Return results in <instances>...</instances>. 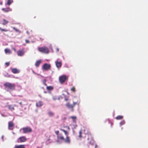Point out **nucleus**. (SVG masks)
Instances as JSON below:
<instances>
[{"mask_svg": "<svg viewBox=\"0 0 148 148\" xmlns=\"http://www.w3.org/2000/svg\"><path fill=\"white\" fill-rule=\"evenodd\" d=\"M55 132L57 136V138L58 140L64 141L65 143L68 144L70 143L71 140L68 136H66V138L65 139L63 134L62 133L59 134V131H56Z\"/></svg>", "mask_w": 148, "mask_h": 148, "instance_id": "nucleus-1", "label": "nucleus"}, {"mask_svg": "<svg viewBox=\"0 0 148 148\" xmlns=\"http://www.w3.org/2000/svg\"><path fill=\"white\" fill-rule=\"evenodd\" d=\"M5 88L9 89L11 90H14L15 88V85L9 82H6L4 84Z\"/></svg>", "mask_w": 148, "mask_h": 148, "instance_id": "nucleus-2", "label": "nucleus"}, {"mask_svg": "<svg viewBox=\"0 0 148 148\" xmlns=\"http://www.w3.org/2000/svg\"><path fill=\"white\" fill-rule=\"evenodd\" d=\"M68 79V77L65 75H63L59 77V81L61 84H63L66 81H67Z\"/></svg>", "mask_w": 148, "mask_h": 148, "instance_id": "nucleus-3", "label": "nucleus"}, {"mask_svg": "<svg viewBox=\"0 0 148 148\" xmlns=\"http://www.w3.org/2000/svg\"><path fill=\"white\" fill-rule=\"evenodd\" d=\"M38 50L40 52L47 54L49 52L48 49L45 47H39Z\"/></svg>", "mask_w": 148, "mask_h": 148, "instance_id": "nucleus-4", "label": "nucleus"}, {"mask_svg": "<svg viewBox=\"0 0 148 148\" xmlns=\"http://www.w3.org/2000/svg\"><path fill=\"white\" fill-rule=\"evenodd\" d=\"M77 104V102H73L72 104H71L69 102L66 104V106L69 109H71L72 111H73V108Z\"/></svg>", "mask_w": 148, "mask_h": 148, "instance_id": "nucleus-5", "label": "nucleus"}, {"mask_svg": "<svg viewBox=\"0 0 148 148\" xmlns=\"http://www.w3.org/2000/svg\"><path fill=\"white\" fill-rule=\"evenodd\" d=\"M23 132L24 133L31 132H32V129L29 127H25L23 128Z\"/></svg>", "mask_w": 148, "mask_h": 148, "instance_id": "nucleus-6", "label": "nucleus"}, {"mask_svg": "<svg viewBox=\"0 0 148 148\" xmlns=\"http://www.w3.org/2000/svg\"><path fill=\"white\" fill-rule=\"evenodd\" d=\"M8 124V128L9 130H13L14 128V125L13 121H9Z\"/></svg>", "mask_w": 148, "mask_h": 148, "instance_id": "nucleus-7", "label": "nucleus"}, {"mask_svg": "<svg viewBox=\"0 0 148 148\" xmlns=\"http://www.w3.org/2000/svg\"><path fill=\"white\" fill-rule=\"evenodd\" d=\"M27 139L25 136H23L20 137L18 139V143H22L25 142L27 140Z\"/></svg>", "mask_w": 148, "mask_h": 148, "instance_id": "nucleus-8", "label": "nucleus"}, {"mask_svg": "<svg viewBox=\"0 0 148 148\" xmlns=\"http://www.w3.org/2000/svg\"><path fill=\"white\" fill-rule=\"evenodd\" d=\"M51 68V65L50 64L47 63L45 64L42 66V68L44 70H48L50 69Z\"/></svg>", "mask_w": 148, "mask_h": 148, "instance_id": "nucleus-9", "label": "nucleus"}, {"mask_svg": "<svg viewBox=\"0 0 148 148\" xmlns=\"http://www.w3.org/2000/svg\"><path fill=\"white\" fill-rule=\"evenodd\" d=\"M79 137L80 139L84 138L86 137V134L82 133L81 131H80L79 133Z\"/></svg>", "mask_w": 148, "mask_h": 148, "instance_id": "nucleus-10", "label": "nucleus"}, {"mask_svg": "<svg viewBox=\"0 0 148 148\" xmlns=\"http://www.w3.org/2000/svg\"><path fill=\"white\" fill-rule=\"evenodd\" d=\"M24 53V52L23 50H20L17 51V55L18 56H22Z\"/></svg>", "mask_w": 148, "mask_h": 148, "instance_id": "nucleus-11", "label": "nucleus"}, {"mask_svg": "<svg viewBox=\"0 0 148 148\" xmlns=\"http://www.w3.org/2000/svg\"><path fill=\"white\" fill-rule=\"evenodd\" d=\"M55 63L56 66L58 68H59L61 67L62 65L61 62H58V60H57L55 62Z\"/></svg>", "mask_w": 148, "mask_h": 148, "instance_id": "nucleus-12", "label": "nucleus"}, {"mask_svg": "<svg viewBox=\"0 0 148 148\" xmlns=\"http://www.w3.org/2000/svg\"><path fill=\"white\" fill-rule=\"evenodd\" d=\"M11 70L12 72L14 73H17L20 72L19 70L16 68H12Z\"/></svg>", "mask_w": 148, "mask_h": 148, "instance_id": "nucleus-13", "label": "nucleus"}, {"mask_svg": "<svg viewBox=\"0 0 148 148\" xmlns=\"http://www.w3.org/2000/svg\"><path fill=\"white\" fill-rule=\"evenodd\" d=\"M2 10L4 12H7L9 11H12V9L10 8H3L2 9Z\"/></svg>", "mask_w": 148, "mask_h": 148, "instance_id": "nucleus-14", "label": "nucleus"}, {"mask_svg": "<svg viewBox=\"0 0 148 148\" xmlns=\"http://www.w3.org/2000/svg\"><path fill=\"white\" fill-rule=\"evenodd\" d=\"M43 103L41 101H39L37 102L36 104V106L38 107H41L43 105Z\"/></svg>", "mask_w": 148, "mask_h": 148, "instance_id": "nucleus-15", "label": "nucleus"}, {"mask_svg": "<svg viewBox=\"0 0 148 148\" xmlns=\"http://www.w3.org/2000/svg\"><path fill=\"white\" fill-rule=\"evenodd\" d=\"M14 148H25V145H16L15 146Z\"/></svg>", "mask_w": 148, "mask_h": 148, "instance_id": "nucleus-16", "label": "nucleus"}, {"mask_svg": "<svg viewBox=\"0 0 148 148\" xmlns=\"http://www.w3.org/2000/svg\"><path fill=\"white\" fill-rule=\"evenodd\" d=\"M7 107L9 110L11 111H13L14 110V106L12 105H8Z\"/></svg>", "mask_w": 148, "mask_h": 148, "instance_id": "nucleus-17", "label": "nucleus"}, {"mask_svg": "<svg viewBox=\"0 0 148 148\" xmlns=\"http://www.w3.org/2000/svg\"><path fill=\"white\" fill-rule=\"evenodd\" d=\"M41 60H39L38 61H37L35 64V65L36 66V67H38L41 63Z\"/></svg>", "mask_w": 148, "mask_h": 148, "instance_id": "nucleus-18", "label": "nucleus"}, {"mask_svg": "<svg viewBox=\"0 0 148 148\" xmlns=\"http://www.w3.org/2000/svg\"><path fill=\"white\" fill-rule=\"evenodd\" d=\"M5 53H8V54H10L12 53L11 51L9 49L6 48L5 49Z\"/></svg>", "mask_w": 148, "mask_h": 148, "instance_id": "nucleus-19", "label": "nucleus"}, {"mask_svg": "<svg viewBox=\"0 0 148 148\" xmlns=\"http://www.w3.org/2000/svg\"><path fill=\"white\" fill-rule=\"evenodd\" d=\"M60 130L63 132H64V134L66 136H68V135L69 134V133L68 132H67L66 131L61 128H60Z\"/></svg>", "mask_w": 148, "mask_h": 148, "instance_id": "nucleus-20", "label": "nucleus"}, {"mask_svg": "<svg viewBox=\"0 0 148 148\" xmlns=\"http://www.w3.org/2000/svg\"><path fill=\"white\" fill-rule=\"evenodd\" d=\"M48 114L49 116L51 117V116H53L54 115V113L51 111H49L48 112Z\"/></svg>", "mask_w": 148, "mask_h": 148, "instance_id": "nucleus-21", "label": "nucleus"}, {"mask_svg": "<svg viewBox=\"0 0 148 148\" xmlns=\"http://www.w3.org/2000/svg\"><path fill=\"white\" fill-rule=\"evenodd\" d=\"M3 22L2 23V24L3 25H5L7 24L8 23V21L6 20L5 19L3 20Z\"/></svg>", "mask_w": 148, "mask_h": 148, "instance_id": "nucleus-22", "label": "nucleus"}, {"mask_svg": "<svg viewBox=\"0 0 148 148\" xmlns=\"http://www.w3.org/2000/svg\"><path fill=\"white\" fill-rule=\"evenodd\" d=\"M70 118L72 119H73V121L74 122H76V117L75 116H71L70 117Z\"/></svg>", "mask_w": 148, "mask_h": 148, "instance_id": "nucleus-23", "label": "nucleus"}, {"mask_svg": "<svg viewBox=\"0 0 148 148\" xmlns=\"http://www.w3.org/2000/svg\"><path fill=\"white\" fill-rule=\"evenodd\" d=\"M123 116H118L116 117V119L117 120H120L122 119Z\"/></svg>", "mask_w": 148, "mask_h": 148, "instance_id": "nucleus-24", "label": "nucleus"}, {"mask_svg": "<svg viewBox=\"0 0 148 148\" xmlns=\"http://www.w3.org/2000/svg\"><path fill=\"white\" fill-rule=\"evenodd\" d=\"M47 90H52L53 89V88L52 86H47L46 88Z\"/></svg>", "mask_w": 148, "mask_h": 148, "instance_id": "nucleus-25", "label": "nucleus"}, {"mask_svg": "<svg viewBox=\"0 0 148 148\" xmlns=\"http://www.w3.org/2000/svg\"><path fill=\"white\" fill-rule=\"evenodd\" d=\"M13 1L12 0H8L7 1V4L8 5H10L11 4Z\"/></svg>", "mask_w": 148, "mask_h": 148, "instance_id": "nucleus-26", "label": "nucleus"}, {"mask_svg": "<svg viewBox=\"0 0 148 148\" xmlns=\"http://www.w3.org/2000/svg\"><path fill=\"white\" fill-rule=\"evenodd\" d=\"M52 98H53V99L54 101H56L57 99H58V100L60 99L59 97H58L56 96H53Z\"/></svg>", "mask_w": 148, "mask_h": 148, "instance_id": "nucleus-27", "label": "nucleus"}, {"mask_svg": "<svg viewBox=\"0 0 148 148\" xmlns=\"http://www.w3.org/2000/svg\"><path fill=\"white\" fill-rule=\"evenodd\" d=\"M0 30H1L2 32H6L8 31V30L7 29H3L1 27H0Z\"/></svg>", "mask_w": 148, "mask_h": 148, "instance_id": "nucleus-28", "label": "nucleus"}, {"mask_svg": "<svg viewBox=\"0 0 148 148\" xmlns=\"http://www.w3.org/2000/svg\"><path fill=\"white\" fill-rule=\"evenodd\" d=\"M13 29H14L15 30L16 32H18L19 33H20V32L19 30L18 29H17V28H16L15 27H13Z\"/></svg>", "mask_w": 148, "mask_h": 148, "instance_id": "nucleus-29", "label": "nucleus"}, {"mask_svg": "<svg viewBox=\"0 0 148 148\" xmlns=\"http://www.w3.org/2000/svg\"><path fill=\"white\" fill-rule=\"evenodd\" d=\"M71 91L73 92H75L76 91L75 88L74 87H73L72 88H71Z\"/></svg>", "mask_w": 148, "mask_h": 148, "instance_id": "nucleus-30", "label": "nucleus"}, {"mask_svg": "<svg viewBox=\"0 0 148 148\" xmlns=\"http://www.w3.org/2000/svg\"><path fill=\"white\" fill-rule=\"evenodd\" d=\"M46 80L45 79H44L43 80V83L44 84L45 86H47V84L46 83Z\"/></svg>", "mask_w": 148, "mask_h": 148, "instance_id": "nucleus-31", "label": "nucleus"}, {"mask_svg": "<svg viewBox=\"0 0 148 148\" xmlns=\"http://www.w3.org/2000/svg\"><path fill=\"white\" fill-rule=\"evenodd\" d=\"M125 123V121H123L120 122V124L121 125H122L124 124Z\"/></svg>", "mask_w": 148, "mask_h": 148, "instance_id": "nucleus-32", "label": "nucleus"}, {"mask_svg": "<svg viewBox=\"0 0 148 148\" xmlns=\"http://www.w3.org/2000/svg\"><path fill=\"white\" fill-rule=\"evenodd\" d=\"M10 64V62H6L5 63V65L6 67H7L8 66H9Z\"/></svg>", "mask_w": 148, "mask_h": 148, "instance_id": "nucleus-33", "label": "nucleus"}, {"mask_svg": "<svg viewBox=\"0 0 148 148\" xmlns=\"http://www.w3.org/2000/svg\"><path fill=\"white\" fill-rule=\"evenodd\" d=\"M68 100H69V99L68 98L65 97L64 98V100L66 101H68Z\"/></svg>", "mask_w": 148, "mask_h": 148, "instance_id": "nucleus-34", "label": "nucleus"}, {"mask_svg": "<svg viewBox=\"0 0 148 148\" xmlns=\"http://www.w3.org/2000/svg\"><path fill=\"white\" fill-rule=\"evenodd\" d=\"M25 42L26 43H29V41L27 40H25Z\"/></svg>", "mask_w": 148, "mask_h": 148, "instance_id": "nucleus-35", "label": "nucleus"}, {"mask_svg": "<svg viewBox=\"0 0 148 148\" xmlns=\"http://www.w3.org/2000/svg\"><path fill=\"white\" fill-rule=\"evenodd\" d=\"M109 122L110 123L111 125V127H112V125H113L112 123L110 122L109 121Z\"/></svg>", "mask_w": 148, "mask_h": 148, "instance_id": "nucleus-36", "label": "nucleus"}, {"mask_svg": "<svg viewBox=\"0 0 148 148\" xmlns=\"http://www.w3.org/2000/svg\"><path fill=\"white\" fill-rule=\"evenodd\" d=\"M22 103L21 102H20L19 103V104L21 105H22Z\"/></svg>", "mask_w": 148, "mask_h": 148, "instance_id": "nucleus-37", "label": "nucleus"}, {"mask_svg": "<svg viewBox=\"0 0 148 148\" xmlns=\"http://www.w3.org/2000/svg\"><path fill=\"white\" fill-rule=\"evenodd\" d=\"M2 2H1L0 3V4L1 5H2Z\"/></svg>", "mask_w": 148, "mask_h": 148, "instance_id": "nucleus-38", "label": "nucleus"}, {"mask_svg": "<svg viewBox=\"0 0 148 148\" xmlns=\"http://www.w3.org/2000/svg\"><path fill=\"white\" fill-rule=\"evenodd\" d=\"M40 39L41 40H43V39H42L41 38H40Z\"/></svg>", "mask_w": 148, "mask_h": 148, "instance_id": "nucleus-39", "label": "nucleus"}, {"mask_svg": "<svg viewBox=\"0 0 148 148\" xmlns=\"http://www.w3.org/2000/svg\"><path fill=\"white\" fill-rule=\"evenodd\" d=\"M57 50H58V49H57Z\"/></svg>", "mask_w": 148, "mask_h": 148, "instance_id": "nucleus-40", "label": "nucleus"}, {"mask_svg": "<svg viewBox=\"0 0 148 148\" xmlns=\"http://www.w3.org/2000/svg\"><path fill=\"white\" fill-rule=\"evenodd\" d=\"M3 138V136H2V138Z\"/></svg>", "mask_w": 148, "mask_h": 148, "instance_id": "nucleus-41", "label": "nucleus"}]
</instances>
